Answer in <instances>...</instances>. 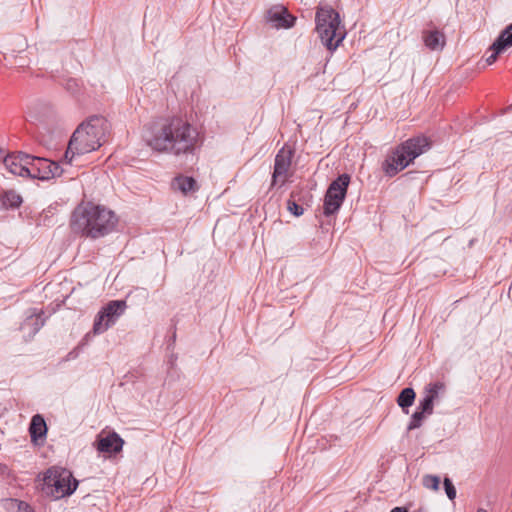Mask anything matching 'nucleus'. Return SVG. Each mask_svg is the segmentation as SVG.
Returning <instances> with one entry per match:
<instances>
[{"mask_svg":"<svg viewBox=\"0 0 512 512\" xmlns=\"http://www.w3.org/2000/svg\"><path fill=\"white\" fill-rule=\"evenodd\" d=\"M198 140L197 129L181 117H170L153 124L145 136L152 150L176 156L193 154Z\"/></svg>","mask_w":512,"mask_h":512,"instance_id":"obj_1","label":"nucleus"},{"mask_svg":"<svg viewBox=\"0 0 512 512\" xmlns=\"http://www.w3.org/2000/svg\"><path fill=\"white\" fill-rule=\"evenodd\" d=\"M117 222V216L112 210L88 202L75 208L71 215L70 228L80 236L98 239L111 233Z\"/></svg>","mask_w":512,"mask_h":512,"instance_id":"obj_2","label":"nucleus"},{"mask_svg":"<svg viewBox=\"0 0 512 512\" xmlns=\"http://www.w3.org/2000/svg\"><path fill=\"white\" fill-rule=\"evenodd\" d=\"M108 130L109 123L101 116L91 117L79 125L69 141L64 154V162L71 165L76 156L84 155L100 148L105 141Z\"/></svg>","mask_w":512,"mask_h":512,"instance_id":"obj_3","label":"nucleus"},{"mask_svg":"<svg viewBox=\"0 0 512 512\" xmlns=\"http://www.w3.org/2000/svg\"><path fill=\"white\" fill-rule=\"evenodd\" d=\"M430 147L429 141L424 136H417L406 140L387 157L382 168L389 177L395 176L405 169L416 157L423 154Z\"/></svg>","mask_w":512,"mask_h":512,"instance_id":"obj_4","label":"nucleus"},{"mask_svg":"<svg viewBox=\"0 0 512 512\" xmlns=\"http://www.w3.org/2000/svg\"><path fill=\"white\" fill-rule=\"evenodd\" d=\"M316 32L324 46L334 51L345 38L339 14L331 7H320L316 12Z\"/></svg>","mask_w":512,"mask_h":512,"instance_id":"obj_5","label":"nucleus"},{"mask_svg":"<svg viewBox=\"0 0 512 512\" xmlns=\"http://www.w3.org/2000/svg\"><path fill=\"white\" fill-rule=\"evenodd\" d=\"M77 486L78 481L66 468L54 466L44 474L43 491L55 499L71 495Z\"/></svg>","mask_w":512,"mask_h":512,"instance_id":"obj_6","label":"nucleus"},{"mask_svg":"<svg viewBox=\"0 0 512 512\" xmlns=\"http://www.w3.org/2000/svg\"><path fill=\"white\" fill-rule=\"evenodd\" d=\"M349 183V175L342 174L329 185L324 198V214L326 216L334 214L341 207Z\"/></svg>","mask_w":512,"mask_h":512,"instance_id":"obj_7","label":"nucleus"},{"mask_svg":"<svg viewBox=\"0 0 512 512\" xmlns=\"http://www.w3.org/2000/svg\"><path fill=\"white\" fill-rule=\"evenodd\" d=\"M63 169L56 162L50 161L46 158L30 156L29 171L27 178H34L39 180H48L54 177L61 176Z\"/></svg>","mask_w":512,"mask_h":512,"instance_id":"obj_8","label":"nucleus"},{"mask_svg":"<svg viewBox=\"0 0 512 512\" xmlns=\"http://www.w3.org/2000/svg\"><path fill=\"white\" fill-rule=\"evenodd\" d=\"M126 304L124 301H111L109 302L97 315L93 331L95 334L105 332L116 319L123 313Z\"/></svg>","mask_w":512,"mask_h":512,"instance_id":"obj_9","label":"nucleus"},{"mask_svg":"<svg viewBox=\"0 0 512 512\" xmlns=\"http://www.w3.org/2000/svg\"><path fill=\"white\" fill-rule=\"evenodd\" d=\"M266 21L276 29H289L294 26L296 17L291 15L288 9L277 4L270 7L266 12Z\"/></svg>","mask_w":512,"mask_h":512,"instance_id":"obj_10","label":"nucleus"},{"mask_svg":"<svg viewBox=\"0 0 512 512\" xmlns=\"http://www.w3.org/2000/svg\"><path fill=\"white\" fill-rule=\"evenodd\" d=\"M292 151L290 149L282 148L279 150L275 157L274 172L272 175V184L278 181L281 184L285 183L289 177V170L292 162Z\"/></svg>","mask_w":512,"mask_h":512,"instance_id":"obj_11","label":"nucleus"},{"mask_svg":"<svg viewBox=\"0 0 512 512\" xmlns=\"http://www.w3.org/2000/svg\"><path fill=\"white\" fill-rule=\"evenodd\" d=\"M2 159L5 167L11 174L21 177L28 176L30 155L16 153L6 155Z\"/></svg>","mask_w":512,"mask_h":512,"instance_id":"obj_12","label":"nucleus"},{"mask_svg":"<svg viewBox=\"0 0 512 512\" xmlns=\"http://www.w3.org/2000/svg\"><path fill=\"white\" fill-rule=\"evenodd\" d=\"M124 441L116 432H101L96 441L97 450L102 453H118Z\"/></svg>","mask_w":512,"mask_h":512,"instance_id":"obj_13","label":"nucleus"},{"mask_svg":"<svg viewBox=\"0 0 512 512\" xmlns=\"http://www.w3.org/2000/svg\"><path fill=\"white\" fill-rule=\"evenodd\" d=\"M445 389V385L441 382H436L433 384H429L425 390V396L422 401H420L418 410L422 411L425 414L433 413V402L438 398L440 391Z\"/></svg>","mask_w":512,"mask_h":512,"instance_id":"obj_14","label":"nucleus"},{"mask_svg":"<svg viewBox=\"0 0 512 512\" xmlns=\"http://www.w3.org/2000/svg\"><path fill=\"white\" fill-rule=\"evenodd\" d=\"M422 38L426 47L434 51H441L446 43L444 33L437 29L423 31Z\"/></svg>","mask_w":512,"mask_h":512,"instance_id":"obj_15","label":"nucleus"},{"mask_svg":"<svg viewBox=\"0 0 512 512\" xmlns=\"http://www.w3.org/2000/svg\"><path fill=\"white\" fill-rule=\"evenodd\" d=\"M509 47H512V45H510L505 36L502 33H500L495 42L489 47L488 51L491 52V54L486 58V63L488 65H492L493 63H495L498 56L501 53H504L506 49Z\"/></svg>","mask_w":512,"mask_h":512,"instance_id":"obj_16","label":"nucleus"},{"mask_svg":"<svg viewBox=\"0 0 512 512\" xmlns=\"http://www.w3.org/2000/svg\"><path fill=\"white\" fill-rule=\"evenodd\" d=\"M29 432L33 442H36L38 438H43L46 435L47 426L41 415L37 414L32 417Z\"/></svg>","mask_w":512,"mask_h":512,"instance_id":"obj_17","label":"nucleus"},{"mask_svg":"<svg viewBox=\"0 0 512 512\" xmlns=\"http://www.w3.org/2000/svg\"><path fill=\"white\" fill-rule=\"evenodd\" d=\"M174 185L177 189H179L182 193L187 194L189 192H194L197 190V183L192 177L187 176H179L174 180Z\"/></svg>","mask_w":512,"mask_h":512,"instance_id":"obj_18","label":"nucleus"},{"mask_svg":"<svg viewBox=\"0 0 512 512\" xmlns=\"http://www.w3.org/2000/svg\"><path fill=\"white\" fill-rule=\"evenodd\" d=\"M415 399V392L412 388H405L397 398V403L401 408L410 407Z\"/></svg>","mask_w":512,"mask_h":512,"instance_id":"obj_19","label":"nucleus"},{"mask_svg":"<svg viewBox=\"0 0 512 512\" xmlns=\"http://www.w3.org/2000/svg\"><path fill=\"white\" fill-rule=\"evenodd\" d=\"M3 204L6 207L17 208L22 203V198L15 191H7L2 197Z\"/></svg>","mask_w":512,"mask_h":512,"instance_id":"obj_20","label":"nucleus"},{"mask_svg":"<svg viewBox=\"0 0 512 512\" xmlns=\"http://www.w3.org/2000/svg\"><path fill=\"white\" fill-rule=\"evenodd\" d=\"M422 484L427 489L437 491L440 486V478L434 475H425L422 479Z\"/></svg>","mask_w":512,"mask_h":512,"instance_id":"obj_21","label":"nucleus"},{"mask_svg":"<svg viewBox=\"0 0 512 512\" xmlns=\"http://www.w3.org/2000/svg\"><path fill=\"white\" fill-rule=\"evenodd\" d=\"M424 417L425 413L417 409V411H415L411 417V421L408 425V430L419 428L422 425Z\"/></svg>","mask_w":512,"mask_h":512,"instance_id":"obj_22","label":"nucleus"},{"mask_svg":"<svg viewBox=\"0 0 512 512\" xmlns=\"http://www.w3.org/2000/svg\"><path fill=\"white\" fill-rule=\"evenodd\" d=\"M287 209L290 213L297 217L301 216L304 212L303 207L298 205L293 199H289L287 201Z\"/></svg>","mask_w":512,"mask_h":512,"instance_id":"obj_23","label":"nucleus"},{"mask_svg":"<svg viewBox=\"0 0 512 512\" xmlns=\"http://www.w3.org/2000/svg\"><path fill=\"white\" fill-rule=\"evenodd\" d=\"M444 488L448 498L454 500L456 497V489L449 478L444 479Z\"/></svg>","mask_w":512,"mask_h":512,"instance_id":"obj_24","label":"nucleus"},{"mask_svg":"<svg viewBox=\"0 0 512 512\" xmlns=\"http://www.w3.org/2000/svg\"><path fill=\"white\" fill-rule=\"evenodd\" d=\"M501 33L508 40V43H510V45H512V23L510 25H508Z\"/></svg>","mask_w":512,"mask_h":512,"instance_id":"obj_25","label":"nucleus"},{"mask_svg":"<svg viewBox=\"0 0 512 512\" xmlns=\"http://www.w3.org/2000/svg\"><path fill=\"white\" fill-rule=\"evenodd\" d=\"M18 508L20 512H32L30 506L24 502H19Z\"/></svg>","mask_w":512,"mask_h":512,"instance_id":"obj_26","label":"nucleus"},{"mask_svg":"<svg viewBox=\"0 0 512 512\" xmlns=\"http://www.w3.org/2000/svg\"><path fill=\"white\" fill-rule=\"evenodd\" d=\"M391 512H408V511L402 507H395L391 510Z\"/></svg>","mask_w":512,"mask_h":512,"instance_id":"obj_27","label":"nucleus"},{"mask_svg":"<svg viewBox=\"0 0 512 512\" xmlns=\"http://www.w3.org/2000/svg\"><path fill=\"white\" fill-rule=\"evenodd\" d=\"M4 157V151L0 148V160Z\"/></svg>","mask_w":512,"mask_h":512,"instance_id":"obj_28","label":"nucleus"},{"mask_svg":"<svg viewBox=\"0 0 512 512\" xmlns=\"http://www.w3.org/2000/svg\"><path fill=\"white\" fill-rule=\"evenodd\" d=\"M476 512H487L485 509L479 508Z\"/></svg>","mask_w":512,"mask_h":512,"instance_id":"obj_29","label":"nucleus"}]
</instances>
